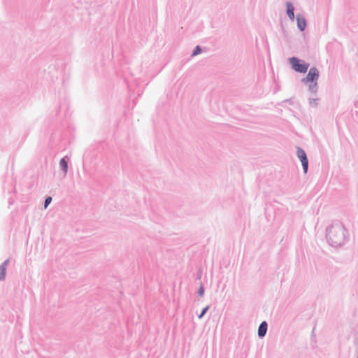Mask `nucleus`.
<instances>
[{
	"label": "nucleus",
	"instance_id": "0eeeda50",
	"mask_svg": "<svg viewBox=\"0 0 358 358\" xmlns=\"http://www.w3.org/2000/svg\"><path fill=\"white\" fill-rule=\"evenodd\" d=\"M286 13L289 20L294 21L295 19L294 7L291 1L286 2Z\"/></svg>",
	"mask_w": 358,
	"mask_h": 358
},
{
	"label": "nucleus",
	"instance_id": "9d476101",
	"mask_svg": "<svg viewBox=\"0 0 358 358\" xmlns=\"http://www.w3.org/2000/svg\"><path fill=\"white\" fill-rule=\"evenodd\" d=\"M308 90L311 93L316 94L318 90L317 83V82H313V83H308Z\"/></svg>",
	"mask_w": 358,
	"mask_h": 358
},
{
	"label": "nucleus",
	"instance_id": "f8f14e48",
	"mask_svg": "<svg viewBox=\"0 0 358 358\" xmlns=\"http://www.w3.org/2000/svg\"><path fill=\"white\" fill-rule=\"evenodd\" d=\"M202 51H203L202 48H201L200 45H196V46L194 48V50H193V51H192V52L191 56H192V57L196 56V55H198L201 54V53L202 52Z\"/></svg>",
	"mask_w": 358,
	"mask_h": 358
},
{
	"label": "nucleus",
	"instance_id": "39448f33",
	"mask_svg": "<svg viewBox=\"0 0 358 358\" xmlns=\"http://www.w3.org/2000/svg\"><path fill=\"white\" fill-rule=\"evenodd\" d=\"M297 27L301 31H303L307 27V21L306 18L301 14H298L296 17Z\"/></svg>",
	"mask_w": 358,
	"mask_h": 358
},
{
	"label": "nucleus",
	"instance_id": "7ed1b4c3",
	"mask_svg": "<svg viewBox=\"0 0 358 358\" xmlns=\"http://www.w3.org/2000/svg\"><path fill=\"white\" fill-rule=\"evenodd\" d=\"M296 156L301 162L304 173H307L308 170V159L305 150L301 147H296Z\"/></svg>",
	"mask_w": 358,
	"mask_h": 358
},
{
	"label": "nucleus",
	"instance_id": "6e6552de",
	"mask_svg": "<svg viewBox=\"0 0 358 358\" xmlns=\"http://www.w3.org/2000/svg\"><path fill=\"white\" fill-rule=\"evenodd\" d=\"M267 329V322L266 321L262 322L258 327V336L259 338H263L266 336Z\"/></svg>",
	"mask_w": 358,
	"mask_h": 358
},
{
	"label": "nucleus",
	"instance_id": "1a4fd4ad",
	"mask_svg": "<svg viewBox=\"0 0 358 358\" xmlns=\"http://www.w3.org/2000/svg\"><path fill=\"white\" fill-rule=\"evenodd\" d=\"M69 159L67 157H64L62 158L59 161V167L60 169L64 172V173L66 175L68 171L69 168Z\"/></svg>",
	"mask_w": 358,
	"mask_h": 358
},
{
	"label": "nucleus",
	"instance_id": "9b49d317",
	"mask_svg": "<svg viewBox=\"0 0 358 358\" xmlns=\"http://www.w3.org/2000/svg\"><path fill=\"white\" fill-rule=\"evenodd\" d=\"M319 101H320L319 99L309 98L308 99V103H309L310 106L315 108V107H317L318 106Z\"/></svg>",
	"mask_w": 358,
	"mask_h": 358
},
{
	"label": "nucleus",
	"instance_id": "ddd939ff",
	"mask_svg": "<svg viewBox=\"0 0 358 358\" xmlns=\"http://www.w3.org/2000/svg\"><path fill=\"white\" fill-rule=\"evenodd\" d=\"M209 308H210V306H206V307H204V308L201 310V311L200 314L198 315L199 319H201V318H202V317H203L206 314V313L208 312V310H209Z\"/></svg>",
	"mask_w": 358,
	"mask_h": 358
},
{
	"label": "nucleus",
	"instance_id": "2eb2a0df",
	"mask_svg": "<svg viewBox=\"0 0 358 358\" xmlns=\"http://www.w3.org/2000/svg\"><path fill=\"white\" fill-rule=\"evenodd\" d=\"M204 292H205L204 287L202 284H201V285L197 291V294L199 296H203L204 295Z\"/></svg>",
	"mask_w": 358,
	"mask_h": 358
},
{
	"label": "nucleus",
	"instance_id": "f03ea898",
	"mask_svg": "<svg viewBox=\"0 0 358 358\" xmlns=\"http://www.w3.org/2000/svg\"><path fill=\"white\" fill-rule=\"evenodd\" d=\"M288 61L291 68L297 73H305L307 72L310 66L309 63H307L304 60L296 57H289Z\"/></svg>",
	"mask_w": 358,
	"mask_h": 358
},
{
	"label": "nucleus",
	"instance_id": "4468645a",
	"mask_svg": "<svg viewBox=\"0 0 358 358\" xmlns=\"http://www.w3.org/2000/svg\"><path fill=\"white\" fill-rule=\"evenodd\" d=\"M52 197L48 196L45 198V201H44V208L46 209L48 208V206L50 205V203H51L52 201Z\"/></svg>",
	"mask_w": 358,
	"mask_h": 358
},
{
	"label": "nucleus",
	"instance_id": "20e7f679",
	"mask_svg": "<svg viewBox=\"0 0 358 358\" xmlns=\"http://www.w3.org/2000/svg\"><path fill=\"white\" fill-rule=\"evenodd\" d=\"M320 76V73L318 69L313 66L311 67L306 76L302 78L301 82L304 84H307L308 83L317 82Z\"/></svg>",
	"mask_w": 358,
	"mask_h": 358
},
{
	"label": "nucleus",
	"instance_id": "dca6fc26",
	"mask_svg": "<svg viewBox=\"0 0 358 358\" xmlns=\"http://www.w3.org/2000/svg\"><path fill=\"white\" fill-rule=\"evenodd\" d=\"M357 358H358V355H357Z\"/></svg>",
	"mask_w": 358,
	"mask_h": 358
},
{
	"label": "nucleus",
	"instance_id": "423d86ee",
	"mask_svg": "<svg viewBox=\"0 0 358 358\" xmlns=\"http://www.w3.org/2000/svg\"><path fill=\"white\" fill-rule=\"evenodd\" d=\"M10 263V258L6 259L0 264V281H3L6 278L7 266Z\"/></svg>",
	"mask_w": 358,
	"mask_h": 358
},
{
	"label": "nucleus",
	"instance_id": "f257e3e1",
	"mask_svg": "<svg viewBox=\"0 0 358 358\" xmlns=\"http://www.w3.org/2000/svg\"><path fill=\"white\" fill-rule=\"evenodd\" d=\"M346 233L347 230L343 223L336 220L327 228L326 238L332 247L338 248L345 243Z\"/></svg>",
	"mask_w": 358,
	"mask_h": 358
}]
</instances>
